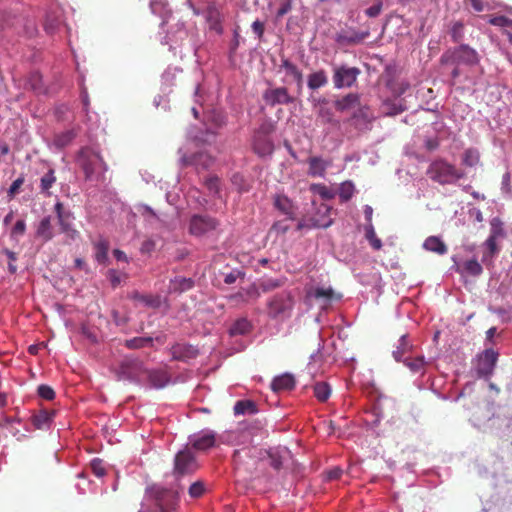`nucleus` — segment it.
Returning a JSON list of instances; mask_svg holds the SVG:
<instances>
[{"mask_svg": "<svg viewBox=\"0 0 512 512\" xmlns=\"http://www.w3.org/2000/svg\"><path fill=\"white\" fill-rule=\"evenodd\" d=\"M429 178L440 185L455 184L466 177L464 170L457 168L454 164L443 158L435 159L427 169Z\"/></svg>", "mask_w": 512, "mask_h": 512, "instance_id": "f257e3e1", "label": "nucleus"}, {"mask_svg": "<svg viewBox=\"0 0 512 512\" xmlns=\"http://www.w3.org/2000/svg\"><path fill=\"white\" fill-rule=\"evenodd\" d=\"M295 297L291 291H282L267 301V315L273 320H285L292 316Z\"/></svg>", "mask_w": 512, "mask_h": 512, "instance_id": "f03ea898", "label": "nucleus"}, {"mask_svg": "<svg viewBox=\"0 0 512 512\" xmlns=\"http://www.w3.org/2000/svg\"><path fill=\"white\" fill-rule=\"evenodd\" d=\"M479 62V56L476 50L466 44L446 50L440 57L442 65H467L474 66Z\"/></svg>", "mask_w": 512, "mask_h": 512, "instance_id": "7ed1b4c3", "label": "nucleus"}, {"mask_svg": "<svg viewBox=\"0 0 512 512\" xmlns=\"http://www.w3.org/2000/svg\"><path fill=\"white\" fill-rule=\"evenodd\" d=\"M78 163L84 171L86 180H91L95 175L98 168L102 171H107V164L104 162L102 156L91 148H82L78 155Z\"/></svg>", "mask_w": 512, "mask_h": 512, "instance_id": "20e7f679", "label": "nucleus"}, {"mask_svg": "<svg viewBox=\"0 0 512 512\" xmlns=\"http://www.w3.org/2000/svg\"><path fill=\"white\" fill-rule=\"evenodd\" d=\"M148 492L155 501V506L150 512H176L178 498L173 491L152 486L148 489Z\"/></svg>", "mask_w": 512, "mask_h": 512, "instance_id": "39448f33", "label": "nucleus"}, {"mask_svg": "<svg viewBox=\"0 0 512 512\" xmlns=\"http://www.w3.org/2000/svg\"><path fill=\"white\" fill-rule=\"evenodd\" d=\"M220 226V221L208 214H193L190 217L188 231L195 237H203L214 231Z\"/></svg>", "mask_w": 512, "mask_h": 512, "instance_id": "423d86ee", "label": "nucleus"}, {"mask_svg": "<svg viewBox=\"0 0 512 512\" xmlns=\"http://www.w3.org/2000/svg\"><path fill=\"white\" fill-rule=\"evenodd\" d=\"M197 469L198 463L190 450L185 449L175 455L173 474L176 477L192 474Z\"/></svg>", "mask_w": 512, "mask_h": 512, "instance_id": "0eeeda50", "label": "nucleus"}, {"mask_svg": "<svg viewBox=\"0 0 512 512\" xmlns=\"http://www.w3.org/2000/svg\"><path fill=\"white\" fill-rule=\"evenodd\" d=\"M257 450L255 448H244L236 450L233 454V463L237 470H244L249 474H253L257 464Z\"/></svg>", "mask_w": 512, "mask_h": 512, "instance_id": "6e6552de", "label": "nucleus"}, {"mask_svg": "<svg viewBox=\"0 0 512 512\" xmlns=\"http://www.w3.org/2000/svg\"><path fill=\"white\" fill-rule=\"evenodd\" d=\"M360 73L361 71L357 67H347L345 65L335 67L333 74L335 88L351 87L356 82Z\"/></svg>", "mask_w": 512, "mask_h": 512, "instance_id": "1a4fd4ad", "label": "nucleus"}, {"mask_svg": "<svg viewBox=\"0 0 512 512\" xmlns=\"http://www.w3.org/2000/svg\"><path fill=\"white\" fill-rule=\"evenodd\" d=\"M498 356V353L493 349H486L479 356L476 368L479 377H489L493 374Z\"/></svg>", "mask_w": 512, "mask_h": 512, "instance_id": "9d476101", "label": "nucleus"}, {"mask_svg": "<svg viewBox=\"0 0 512 512\" xmlns=\"http://www.w3.org/2000/svg\"><path fill=\"white\" fill-rule=\"evenodd\" d=\"M190 444L198 451H206L215 446L216 434L211 430H204L190 436Z\"/></svg>", "mask_w": 512, "mask_h": 512, "instance_id": "9b49d317", "label": "nucleus"}, {"mask_svg": "<svg viewBox=\"0 0 512 512\" xmlns=\"http://www.w3.org/2000/svg\"><path fill=\"white\" fill-rule=\"evenodd\" d=\"M263 99L270 106L290 104L294 102V98L289 95L288 90L285 87L266 90L263 94Z\"/></svg>", "mask_w": 512, "mask_h": 512, "instance_id": "f8f14e48", "label": "nucleus"}, {"mask_svg": "<svg viewBox=\"0 0 512 512\" xmlns=\"http://www.w3.org/2000/svg\"><path fill=\"white\" fill-rule=\"evenodd\" d=\"M328 103L326 98L318 100L319 109L317 111V119L322 125H331L333 128L340 127V121L335 117L333 110L326 106Z\"/></svg>", "mask_w": 512, "mask_h": 512, "instance_id": "ddd939ff", "label": "nucleus"}, {"mask_svg": "<svg viewBox=\"0 0 512 512\" xmlns=\"http://www.w3.org/2000/svg\"><path fill=\"white\" fill-rule=\"evenodd\" d=\"M171 355L174 360L186 361L198 355V350L186 343H176L171 347Z\"/></svg>", "mask_w": 512, "mask_h": 512, "instance_id": "4468645a", "label": "nucleus"}, {"mask_svg": "<svg viewBox=\"0 0 512 512\" xmlns=\"http://www.w3.org/2000/svg\"><path fill=\"white\" fill-rule=\"evenodd\" d=\"M308 165V175L323 178L325 177L327 168L331 166V161L313 156L308 159Z\"/></svg>", "mask_w": 512, "mask_h": 512, "instance_id": "2eb2a0df", "label": "nucleus"}, {"mask_svg": "<svg viewBox=\"0 0 512 512\" xmlns=\"http://www.w3.org/2000/svg\"><path fill=\"white\" fill-rule=\"evenodd\" d=\"M360 95L358 93H348L334 101V107L338 112H346L359 106Z\"/></svg>", "mask_w": 512, "mask_h": 512, "instance_id": "dca6fc26", "label": "nucleus"}, {"mask_svg": "<svg viewBox=\"0 0 512 512\" xmlns=\"http://www.w3.org/2000/svg\"><path fill=\"white\" fill-rule=\"evenodd\" d=\"M183 161L187 165H194L205 170L212 166L214 159L206 153H197L191 156H184Z\"/></svg>", "mask_w": 512, "mask_h": 512, "instance_id": "f3484780", "label": "nucleus"}, {"mask_svg": "<svg viewBox=\"0 0 512 512\" xmlns=\"http://www.w3.org/2000/svg\"><path fill=\"white\" fill-rule=\"evenodd\" d=\"M130 298L135 302L149 308L156 309L161 305V298L158 295L141 294L138 291H134L131 293Z\"/></svg>", "mask_w": 512, "mask_h": 512, "instance_id": "a211bd4d", "label": "nucleus"}, {"mask_svg": "<svg viewBox=\"0 0 512 512\" xmlns=\"http://www.w3.org/2000/svg\"><path fill=\"white\" fill-rule=\"evenodd\" d=\"M456 270L462 276L469 275L478 277L483 273L482 265L476 259H469L464 261L462 265L457 267Z\"/></svg>", "mask_w": 512, "mask_h": 512, "instance_id": "6ab92c4d", "label": "nucleus"}, {"mask_svg": "<svg viewBox=\"0 0 512 512\" xmlns=\"http://www.w3.org/2000/svg\"><path fill=\"white\" fill-rule=\"evenodd\" d=\"M295 386V379L291 374H283L273 379L271 387L273 391H288L293 389Z\"/></svg>", "mask_w": 512, "mask_h": 512, "instance_id": "aec40b11", "label": "nucleus"}, {"mask_svg": "<svg viewBox=\"0 0 512 512\" xmlns=\"http://www.w3.org/2000/svg\"><path fill=\"white\" fill-rule=\"evenodd\" d=\"M383 113L387 116H395L404 112L407 108L403 99H388L382 104Z\"/></svg>", "mask_w": 512, "mask_h": 512, "instance_id": "412c9836", "label": "nucleus"}, {"mask_svg": "<svg viewBox=\"0 0 512 512\" xmlns=\"http://www.w3.org/2000/svg\"><path fill=\"white\" fill-rule=\"evenodd\" d=\"M423 248L427 251L444 255L447 253V245L437 236H429L423 243Z\"/></svg>", "mask_w": 512, "mask_h": 512, "instance_id": "4be33fe9", "label": "nucleus"}, {"mask_svg": "<svg viewBox=\"0 0 512 512\" xmlns=\"http://www.w3.org/2000/svg\"><path fill=\"white\" fill-rule=\"evenodd\" d=\"M36 236L44 242L50 241L54 237L50 216L41 219L36 229Z\"/></svg>", "mask_w": 512, "mask_h": 512, "instance_id": "5701e85b", "label": "nucleus"}, {"mask_svg": "<svg viewBox=\"0 0 512 512\" xmlns=\"http://www.w3.org/2000/svg\"><path fill=\"white\" fill-rule=\"evenodd\" d=\"M275 207L287 216V219H294V206L292 201L285 195H276L274 198Z\"/></svg>", "mask_w": 512, "mask_h": 512, "instance_id": "b1692460", "label": "nucleus"}, {"mask_svg": "<svg viewBox=\"0 0 512 512\" xmlns=\"http://www.w3.org/2000/svg\"><path fill=\"white\" fill-rule=\"evenodd\" d=\"M150 9L153 14L158 15L162 18V23L164 24L171 15V10L169 9L167 0H151L150 1Z\"/></svg>", "mask_w": 512, "mask_h": 512, "instance_id": "393cba45", "label": "nucleus"}, {"mask_svg": "<svg viewBox=\"0 0 512 512\" xmlns=\"http://www.w3.org/2000/svg\"><path fill=\"white\" fill-rule=\"evenodd\" d=\"M193 286L194 281L191 278L178 276L170 280L169 292L182 293L184 291L190 290Z\"/></svg>", "mask_w": 512, "mask_h": 512, "instance_id": "a878e982", "label": "nucleus"}, {"mask_svg": "<svg viewBox=\"0 0 512 512\" xmlns=\"http://www.w3.org/2000/svg\"><path fill=\"white\" fill-rule=\"evenodd\" d=\"M488 23L499 27L505 34L510 37L512 35V19L504 15H491L488 18Z\"/></svg>", "mask_w": 512, "mask_h": 512, "instance_id": "bb28decb", "label": "nucleus"}, {"mask_svg": "<svg viewBox=\"0 0 512 512\" xmlns=\"http://www.w3.org/2000/svg\"><path fill=\"white\" fill-rule=\"evenodd\" d=\"M54 417V411L41 410L32 416V423L36 429L48 428Z\"/></svg>", "mask_w": 512, "mask_h": 512, "instance_id": "cd10ccee", "label": "nucleus"}, {"mask_svg": "<svg viewBox=\"0 0 512 512\" xmlns=\"http://www.w3.org/2000/svg\"><path fill=\"white\" fill-rule=\"evenodd\" d=\"M328 83V77L324 70H318L308 75L307 85L311 90H317Z\"/></svg>", "mask_w": 512, "mask_h": 512, "instance_id": "c85d7f7f", "label": "nucleus"}, {"mask_svg": "<svg viewBox=\"0 0 512 512\" xmlns=\"http://www.w3.org/2000/svg\"><path fill=\"white\" fill-rule=\"evenodd\" d=\"M206 19L209 23L210 29L216 31L217 33H222L223 29L221 25V14L215 6H209L207 8Z\"/></svg>", "mask_w": 512, "mask_h": 512, "instance_id": "c756f323", "label": "nucleus"}, {"mask_svg": "<svg viewBox=\"0 0 512 512\" xmlns=\"http://www.w3.org/2000/svg\"><path fill=\"white\" fill-rule=\"evenodd\" d=\"M253 148L258 155L266 156L272 153L273 143L266 136H258L254 139Z\"/></svg>", "mask_w": 512, "mask_h": 512, "instance_id": "7c9ffc66", "label": "nucleus"}, {"mask_svg": "<svg viewBox=\"0 0 512 512\" xmlns=\"http://www.w3.org/2000/svg\"><path fill=\"white\" fill-rule=\"evenodd\" d=\"M233 410H234V414L236 416H238V415H245V414L253 415V414H256L258 412L257 405L252 400H240V401H237L235 403V405H234Z\"/></svg>", "mask_w": 512, "mask_h": 512, "instance_id": "2f4dec72", "label": "nucleus"}, {"mask_svg": "<svg viewBox=\"0 0 512 512\" xmlns=\"http://www.w3.org/2000/svg\"><path fill=\"white\" fill-rule=\"evenodd\" d=\"M307 295L317 300H323L325 303L331 302L335 298V292L331 287H317L309 291Z\"/></svg>", "mask_w": 512, "mask_h": 512, "instance_id": "473e14b6", "label": "nucleus"}, {"mask_svg": "<svg viewBox=\"0 0 512 512\" xmlns=\"http://www.w3.org/2000/svg\"><path fill=\"white\" fill-rule=\"evenodd\" d=\"M280 67L285 70L286 74L291 75L300 87L303 82V74L299 68L288 59H282Z\"/></svg>", "mask_w": 512, "mask_h": 512, "instance_id": "72a5a7b5", "label": "nucleus"}, {"mask_svg": "<svg viewBox=\"0 0 512 512\" xmlns=\"http://www.w3.org/2000/svg\"><path fill=\"white\" fill-rule=\"evenodd\" d=\"M71 218V213L67 215H60V218H58V223L63 233H65L69 238L75 239L79 236V232L73 228Z\"/></svg>", "mask_w": 512, "mask_h": 512, "instance_id": "f704fd0d", "label": "nucleus"}, {"mask_svg": "<svg viewBox=\"0 0 512 512\" xmlns=\"http://www.w3.org/2000/svg\"><path fill=\"white\" fill-rule=\"evenodd\" d=\"M252 325L246 318H240L236 320L229 329L231 336L244 335L250 332Z\"/></svg>", "mask_w": 512, "mask_h": 512, "instance_id": "c9c22d12", "label": "nucleus"}, {"mask_svg": "<svg viewBox=\"0 0 512 512\" xmlns=\"http://www.w3.org/2000/svg\"><path fill=\"white\" fill-rule=\"evenodd\" d=\"M406 367L413 373H424L427 362L424 360V357H407L403 360Z\"/></svg>", "mask_w": 512, "mask_h": 512, "instance_id": "e433bc0d", "label": "nucleus"}, {"mask_svg": "<svg viewBox=\"0 0 512 512\" xmlns=\"http://www.w3.org/2000/svg\"><path fill=\"white\" fill-rule=\"evenodd\" d=\"M57 178L55 176L54 169L50 168L46 174H44L40 179V190L42 193L46 195H50V188L55 184Z\"/></svg>", "mask_w": 512, "mask_h": 512, "instance_id": "4c0bfd02", "label": "nucleus"}, {"mask_svg": "<svg viewBox=\"0 0 512 512\" xmlns=\"http://www.w3.org/2000/svg\"><path fill=\"white\" fill-rule=\"evenodd\" d=\"M480 161V153L475 148H468L462 155V164L467 167H474Z\"/></svg>", "mask_w": 512, "mask_h": 512, "instance_id": "58836bf2", "label": "nucleus"}, {"mask_svg": "<svg viewBox=\"0 0 512 512\" xmlns=\"http://www.w3.org/2000/svg\"><path fill=\"white\" fill-rule=\"evenodd\" d=\"M95 258L99 263H105L108 258L109 243L106 240H99L94 244Z\"/></svg>", "mask_w": 512, "mask_h": 512, "instance_id": "ea45409f", "label": "nucleus"}, {"mask_svg": "<svg viewBox=\"0 0 512 512\" xmlns=\"http://www.w3.org/2000/svg\"><path fill=\"white\" fill-rule=\"evenodd\" d=\"M331 395L330 386L325 382H318L314 385V396L320 402H325Z\"/></svg>", "mask_w": 512, "mask_h": 512, "instance_id": "a19ab883", "label": "nucleus"}, {"mask_svg": "<svg viewBox=\"0 0 512 512\" xmlns=\"http://www.w3.org/2000/svg\"><path fill=\"white\" fill-rule=\"evenodd\" d=\"M153 343L152 337H134L125 341V346L128 349H140L146 346H151Z\"/></svg>", "mask_w": 512, "mask_h": 512, "instance_id": "79ce46f5", "label": "nucleus"}, {"mask_svg": "<svg viewBox=\"0 0 512 512\" xmlns=\"http://www.w3.org/2000/svg\"><path fill=\"white\" fill-rule=\"evenodd\" d=\"M365 237L374 250H380L382 248V241L377 237L372 224L365 227Z\"/></svg>", "mask_w": 512, "mask_h": 512, "instance_id": "37998d69", "label": "nucleus"}, {"mask_svg": "<svg viewBox=\"0 0 512 512\" xmlns=\"http://www.w3.org/2000/svg\"><path fill=\"white\" fill-rule=\"evenodd\" d=\"M356 110L353 112L349 121L362 119L365 122H369L371 119V115L369 114V107L361 104V100L359 101V106H356Z\"/></svg>", "mask_w": 512, "mask_h": 512, "instance_id": "c03bdc74", "label": "nucleus"}, {"mask_svg": "<svg viewBox=\"0 0 512 512\" xmlns=\"http://www.w3.org/2000/svg\"><path fill=\"white\" fill-rule=\"evenodd\" d=\"M75 136L76 133L73 130L65 131L55 136L54 144L59 148H63L71 143Z\"/></svg>", "mask_w": 512, "mask_h": 512, "instance_id": "a18cd8bd", "label": "nucleus"}, {"mask_svg": "<svg viewBox=\"0 0 512 512\" xmlns=\"http://www.w3.org/2000/svg\"><path fill=\"white\" fill-rule=\"evenodd\" d=\"M450 35L453 42H461L464 38V23L462 21L454 22L450 29Z\"/></svg>", "mask_w": 512, "mask_h": 512, "instance_id": "49530a36", "label": "nucleus"}, {"mask_svg": "<svg viewBox=\"0 0 512 512\" xmlns=\"http://www.w3.org/2000/svg\"><path fill=\"white\" fill-rule=\"evenodd\" d=\"M490 235L488 237L500 238L504 236L503 222L500 218L495 217L490 221Z\"/></svg>", "mask_w": 512, "mask_h": 512, "instance_id": "de8ad7c7", "label": "nucleus"}, {"mask_svg": "<svg viewBox=\"0 0 512 512\" xmlns=\"http://www.w3.org/2000/svg\"><path fill=\"white\" fill-rule=\"evenodd\" d=\"M206 492V485L203 481L198 480L192 483L188 489L191 498H200Z\"/></svg>", "mask_w": 512, "mask_h": 512, "instance_id": "09e8293b", "label": "nucleus"}, {"mask_svg": "<svg viewBox=\"0 0 512 512\" xmlns=\"http://www.w3.org/2000/svg\"><path fill=\"white\" fill-rule=\"evenodd\" d=\"M354 193V185L350 181H345L340 185L339 197L342 201H348L352 198Z\"/></svg>", "mask_w": 512, "mask_h": 512, "instance_id": "8fccbe9b", "label": "nucleus"}, {"mask_svg": "<svg viewBox=\"0 0 512 512\" xmlns=\"http://www.w3.org/2000/svg\"><path fill=\"white\" fill-rule=\"evenodd\" d=\"M311 191L321 196L322 199H332L334 197V193L330 188L325 186L324 184H313L311 185Z\"/></svg>", "mask_w": 512, "mask_h": 512, "instance_id": "3c124183", "label": "nucleus"}, {"mask_svg": "<svg viewBox=\"0 0 512 512\" xmlns=\"http://www.w3.org/2000/svg\"><path fill=\"white\" fill-rule=\"evenodd\" d=\"M269 458V464L275 470H279L282 467V456L278 451L269 450L265 452Z\"/></svg>", "mask_w": 512, "mask_h": 512, "instance_id": "603ef678", "label": "nucleus"}, {"mask_svg": "<svg viewBox=\"0 0 512 512\" xmlns=\"http://www.w3.org/2000/svg\"><path fill=\"white\" fill-rule=\"evenodd\" d=\"M283 285V281L279 279H266L260 283V288L263 292H269Z\"/></svg>", "mask_w": 512, "mask_h": 512, "instance_id": "864d4df0", "label": "nucleus"}, {"mask_svg": "<svg viewBox=\"0 0 512 512\" xmlns=\"http://www.w3.org/2000/svg\"><path fill=\"white\" fill-rule=\"evenodd\" d=\"M409 349V345L407 342V338L405 335L400 338V345L397 347L395 351H393V356L396 361H401L403 354Z\"/></svg>", "mask_w": 512, "mask_h": 512, "instance_id": "5fc2aeb1", "label": "nucleus"}, {"mask_svg": "<svg viewBox=\"0 0 512 512\" xmlns=\"http://www.w3.org/2000/svg\"><path fill=\"white\" fill-rule=\"evenodd\" d=\"M93 474L99 478L106 474L104 463L101 459H94L90 464Z\"/></svg>", "mask_w": 512, "mask_h": 512, "instance_id": "6e6d98bb", "label": "nucleus"}, {"mask_svg": "<svg viewBox=\"0 0 512 512\" xmlns=\"http://www.w3.org/2000/svg\"><path fill=\"white\" fill-rule=\"evenodd\" d=\"M38 395L45 400H53L55 398V392L49 385H39L37 389Z\"/></svg>", "mask_w": 512, "mask_h": 512, "instance_id": "4d7b16f0", "label": "nucleus"}, {"mask_svg": "<svg viewBox=\"0 0 512 512\" xmlns=\"http://www.w3.org/2000/svg\"><path fill=\"white\" fill-rule=\"evenodd\" d=\"M497 240L496 238H493V237H488L486 239V241L484 242V246L487 250H489V257L490 258H493L498 252H499V247H498V244H497Z\"/></svg>", "mask_w": 512, "mask_h": 512, "instance_id": "13d9d810", "label": "nucleus"}, {"mask_svg": "<svg viewBox=\"0 0 512 512\" xmlns=\"http://www.w3.org/2000/svg\"><path fill=\"white\" fill-rule=\"evenodd\" d=\"M25 178L24 176L18 177L16 180H14L8 189V197L10 199L14 198L15 195L19 192L21 186L24 184Z\"/></svg>", "mask_w": 512, "mask_h": 512, "instance_id": "bf43d9fd", "label": "nucleus"}, {"mask_svg": "<svg viewBox=\"0 0 512 512\" xmlns=\"http://www.w3.org/2000/svg\"><path fill=\"white\" fill-rule=\"evenodd\" d=\"M1 253L5 254L7 256V258L9 259V264H8V270L11 274H14L16 273L17 271V266L13 264V262H15L17 260V255L15 252L7 249V248H4L2 249Z\"/></svg>", "mask_w": 512, "mask_h": 512, "instance_id": "052dcab7", "label": "nucleus"}, {"mask_svg": "<svg viewBox=\"0 0 512 512\" xmlns=\"http://www.w3.org/2000/svg\"><path fill=\"white\" fill-rule=\"evenodd\" d=\"M30 85H31V88L35 92H37V93L42 92V90H43L42 79L38 73L31 74Z\"/></svg>", "mask_w": 512, "mask_h": 512, "instance_id": "680f3d73", "label": "nucleus"}, {"mask_svg": "<svg viewBox=\"0 0 512 512\" xmlns=\"http://www.w3.org/2000/svg\"><path fill=\"white\" fill-rule=\"evenodd\" d=\"M287 220H280L273 224L272 230L277 234H285L289 230V225L287 224Z\"/></svg>", "mask_w": 512, "mask_h": 512, "instance_id": "e2e57ef3", "label": "nucleus"}, {"mask_svg": "<svg viewBox=\"0 0 512 512\" xmlns=\"http://www.w3.org/2000/svg\"><path fill=\"white\" fill-rule=\"evenodd\" d=\"M205 185L209 189V191L218 193L219 192V178L216 176H212L206 179Z\"/></svg>", "mask_w": 512, "mask_h": 512, "instance_id": "0e129e2a", "label": "nucleus"}, {"mask_svg": "<svg viewBox=\"0 0 512 512\" xmlns=\"http://www.w3.org/2000/svg\"><path fill=\"white\" fill-rule=\"evenodd\" d=\"M381 11H382V2L379 1L378 3L367 8L365 10V14L370 18H374V17H377L381 13Z\"/></svg>", "mask_w": 512, "mask_h": 512, "instance_id": "69168bd1", "label": "nucleus"}, {"mask_svg": "<svg viewBox=\"0 0 512 512\" xmlns=\"http://www.w3.org/2000/svg\"><path fill=\"white\" fill-rule=\"evenodd\" d=\"M26 231V223L24 220H18L13 229H12V235L14 236H22Z\"/></svg>", "mask_w": 512, "mask_h": 512, "instance_id": "338daca9", "label": "nucleus"}, {"mask_svg": "<svg viewBox=\"0 0 512 512\" xmlns=\"http://www.w3.org/2000/svg\"><path fill=\"white\" fill-rule=\"evenodd\" d=\"M243 275H244V274H243L240 270H234V271H232V272H230V273H228V274H226V275H225V277H224V282H225L226 284H229V285H230V284H233V283H235V282H236V280H237L239 277H241V276H243Z\"/></svg>", "mask_w": 512, "mask_h": 512, "instance_id": "774afa93", "label": "nucleus"}]
</instances>
